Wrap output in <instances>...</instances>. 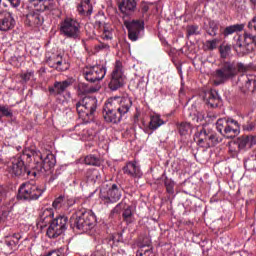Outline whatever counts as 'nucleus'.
<instances>
[{"mask_svg":"<svg viewBox=\"0 0 256 256\" xmlns=\"http://www.w3.org/2000/svg\"><path fill=\"white\" fill-rule=\"evenodd\" d=\"M76 110L79 118L82 119L84 123L93 121V114L97 111V98L84 97L76 103Z\"/></svg>","mask_w":256,"mask_h":256,"instance_id":"obj_3","label":"nucleus"},{"mask_svg":"<svg viewBox=\"0 0 256 256\" xmlns=\"http://www.w3.org/2000/svg\"><path fill=\"white\" fill-rule=\"evenodd\" d=\"M136 256H155V254L153 253V249L148 246L140 248L137 251Z\"/></svg>","mask_w":256,"mask_h":256,"instance_id":"obj_41","label":"nucleus"},{"mask_svg":"<svg viewBox=\"0 0 256 256\" xmlns=\"http://www.w3.org/2000/svg\"><path fill=\"white\" fill-rule=\"evenodd\" d=\"M243 24H235L232 26H228L226 27V29L224 30V35H233V33H237L239 31H243Z\"/></svg>","mask_w":256,"mask_h":256,"instance_id":"obj_38","label":"nucleus"},{"mask_svg":"<svg viewBox=\"0 0 256 256\" xmlns=\"http://www.w3.org/2000/svg\"><path fill=\"white\" fill-rule=\"evenodd\" d=\"M104 119L107 123H121L123 116L117 108L111 105L110 101L107 100L104 106Z\"/></svg>","mask_w":256,"mask_h":256,"instance_id":"obj_14","label":"nucleus"},{"mask_svg":"<svg viewBox=\"0 0 256 256\" xmlns=\"http://www.w3.org/2000/svg\"><path fill=\"white\" fill-rule=\"evenodd\" d=\"M46 72H47V70L45 69V67H41L39 69V73H46Z\"/></svg>","mask_w":256,"mask_h":256,"instance_id":"obj_60","label":"nucleus"},{"mask_svg":"<svg viewBox=\"0 0 256 256\" xmlns=\"http://www.w3.org/2000/svg\"><path fill=\"white\" fill-rule=\"evenodd\" d=\"M164 185L166 187L167 193H169L170 195H173V193H175V182L173 180L166 179Z\"/></svg>","mask_w":256,"mask_h":256,"instance_id":"obj_43","label":"nucleus"},{"mask_svg":"<svg viewBox=\"0 0 256 256\" xmlns=\"http://www.w3.org/2000/svg\"><path fill=\"white\" fill-rule=\"evenodd\" d=\"M73 205H75V200L68 199V202H66L64 209H69V207H73Z\"/></svg>","mask_w":256,"mask_h":256,"instance_id":"obj_55","label":"nucleus"},{"mask_svg":"<svg viewBox=\"0 0 256 256\" xmlns=\"http://www.w3.org/2000/svg\"><path fill=\"white\" fill-rule=\"evenodd\" d=\"M121 188L117 184L111 182H104L100 188V200L104 205L109 203H117L122 197Z\"/></svg>","mask_w":256,"mask_h":256,"instance_id":"obj_6","label":"nucleus"},{"mask_svg":"<svg viewBox=\"0 0 256 256\" xmlns=\"http://www.w3.org/2000/svg\"><path fill=\"white\" fill-rule=\"evenodd\" d=\"M59 32L66 39L79 41L81 39V23L73 17H66L59 24Z\"/></svg>","mask_w":256,"mask_h":256,"instance_id":"obj_2","label":"nucleus"},{"mask_svg":"<svg viewBox=\"0 0 256 256\" xmlns=\"http://www.w3.org/2000/svg\"><path fill=\"white\" fill-rule=\"evenodd\" d=\"M217 143H221V138L217 137V134L215 132L210 133V147H213V145H217Z\"/></svg>","mask_w":256,"mask_h":256,"instance_id":"obj_47","label":"nucleus"},{"mask_svg":"<svg viewBox=\"0 0 256 256\" xmlns=\"http://www.w3.org/2000/svg\"><path fill=\"white\" fill-rule=\"evenodd\" d=\"M238 71H247V66L243 63L238 64Z\"/></svg>","mask_w":256,"mask_h":256,"instance_id":"obj_57","label":"nucleus"},{"mask_svg":"<svg viewBox=\"0 0 256 256\" xmlns=\"http://www.w3.org/2000/svg\"><path fill=\"white\" fill-rule=\"evenodd\" d=\"M238 147L239 149H245V147H249V140L247 136H242L238 139Z\"/></svg>","mask_w":256,"mask_h":256,"instance_id":"obj_45","label":"nucleus"},{"mask_svg":"<svg viewBox=\"0 0 256 256\" xmlns=\"http://www.w3.org/2000/svg\"><path fill=\"white\" fill-rule=\"evenodd\" d=\"M124 25L128 29V37L130 41H137L139 34L143 31V22L139 20H125Z\"/></svg>","mask_w":256,"mask_h":256,"instance_id":"obj_13","label":"nucleus"},{"mask_svg":"<svg viewBox=\"0 0 256 256\" xmlns=\"http://www.w3.org/2000/svg\"><path fill=\"white\" fill-rule=\"evenodd\" d=\"M82 73L86 81H89V83H97V81L105 79V75H107V68H105V66L95 65L84 68Z\"/></svg>","mask_w":256,"mask_h":256,"instance_id":"obj_11","label":"nucleus"},{"mask_svg":"<svg viewBox=\"0 0 256 256\" xmlns=\"http://www.w3.org/2000/svg\"><path fill=\"white\" fill-rule=\"evenodd\" d=\"M248 27L249 29H251V31H256V15L254 16L252 21L248 23Z\"/></svg>","mask_w":256,"mask_h":256,"instance_id":"obj_53","label":"nucleus"},{"mask_svg":"<svg viewBox=\"0 0 256 256\" xmlns=\"http://www.w3.org/2000/svg\"><path fill=\"white\" fill-rule=\"evenodd\" d=\"M177 129L180 135H189V132L191 131V124L189 122L178 123Z\"/></svg>","mask_w":256,"mask_h":256,"instance_id":"obj_37","label":"nucleus"},{"mask_svg":"<svg viewBox=\"0 0 256 256\" xmlns=\"http://www.w3.org/2000/svg\"><path fill=\"white\" fill-rule=\"evenodd\" d=\"M230 119L231 118H220L216 122V129L219 133L223 135V137H225V133L227 131Z\"/></svg>","mask_w":256,"mask_h":256,"instance_id":"obj_32","label":"nucleus"},{"mask_svg":"<svg viewBox=\"0 0 256 256\" xmlns=\"http://www.w3.org/2000/svg\"><path fill=\"white\" fill-rule=\"evenodd\" d=\"M196 139L200 147H211V132H207L205 128L196 133Z\"/></svg>","mask_w":256,"mask_h":256,"instance_id":"obj_22","label":"nucleus"},{"mask_svg":"<svg viewBox=\"0 0 256 256\" xmlns=\"http://www.w3.org/2000/svg\"><path fill=\"white\" fill-rule=\"evenodd\" d=\"M46 62L49 67L56 69V71H67L69 69V63L61 55L53 54L46 59Z\"/></svg>","mask_w":256,"mask_h":256,"instance_id":"obj_16","label":"nucleus"},{"mask_svg":"<svg viewBox=\"0 0 256 256\" xmlns=\"http://www.w3.org/2000/svg\"><path fill=\"white\" fill-rule=\"evenodd\" d=\"M118 253H119L120 255H127V253H126L125 250H123V249L118 250Z\"/></svg>","mask_w":256,"mask_h":256,"instance_id":"obj_59","label":"nucleus"},{"mask_svg":"<svg viewBox=\"0 0 256 256\" xmlns=\"http://www.w3.org/2000/svg\"><path fill=\"white\" fill-rule=\"evenodd\" d=\"M238 73L237 66L233 62H222L213 73L214 83L216 85H223L229 79L236 77Z\"/></svg>","mask_w":256,"mask_h":256,"instance_id":"obj_5","label":"nucleus"},{"mask_svg":"<svg viewBox=\"0 0 256 256\" xmlns=\"http://www.w3.org/2000/svg\"><path fill=\"white\" fill-rule=\"evenodd\" d=\"M101 37L104 41H111V39H113V33L111 30L104 28Z\"/></svg>","mask_w":256,"mask_h":256,"instance_id":"obj_46","label":"nucleus"},{"mask_svg":"<svg viewBox=\"0 0 256 256\" xmlns=\"http://www.w3.org/2000/svg\"><path fill=\"white\" fill-rule=\"evenodd\" d=\"M26 25L39 27L40 25H43V18L41 15L31 12L26 15Z\"/></svg>","mask_w":256,"mask_h":256,"instance_id":"obj_28","label":"nucleus"},{"mask_svg":"<svg viewBox=\"0 0 256 256\" xmlns=\"http://www.w3.org/2000/svg\"><path fill=\"white\" fill-rule=\"evenodd\" d=\"M53 208H43L40 212L38 223L41 227H47L54 219Z\"/></svg>","mask_w":256,"mask_h":256,"instance_id":"obj_21","label":"nucleus"},{"mask_svg":"<svg viewBox=\"0 0 256 256\" xmlns=\"http://www.w3.org/2000/svg\"><path fill=\"white\" fill-rule=\"evenodd\" d=\"M78 91L80 95H87V93H95L97 89L93 88L92 86H89L86 83L80 82L78 83Z\"/></svg>","mask_w":256,"mask_h":256,"instance_id":"obj_34","label":"nucleus"},{"mask_svg":"<svg viewBox=\"0 0 256 256\" xmlns=\"http://www.w3.org/2000/svg\"><path fill=\"white\" fill-rule=\"evenodd\" d=\"M86 179L88 183L95 184L101 179V173L97 169H90L86 173Z\"/></svg>","mask_w":256,"mask_h":256,"instance_id":"obj_33","label":"nucleus"},{"mask_svg":"<svg viewBox=\"0 0 256 256\" xmlns=\"http://www.w3.org/2000/svg\"><path fill=\"white\" fill-rule=\"evenodd\" d=\"M198 30H199L198 26H195V25L188 26L187 33L188 35H197Z\"/></svg>","mask_w":256,"mask_h":256,"instance_id":"obj_50","label":"nucleus"},{"mask_svg":"<svg viewBox=\"0 0 256 256\" xmlns=\"http://www.w3.org/2000/svg\"><path fill=\"white\" fill-rule=\"evenodd\" d=\"M97 49H99L100 51H109V49H111V46H109V44L105 42H100L97 46Z\"/></svg>","mask_w":256,"mask_h":256,"instance_id":"obj_51","label":"nucleus"},{"mask_svg":"<svg viewBox=\"0 0 256 256\" xmlns=\"http://www.w3.org/2000/svg\"><path fill=\"white\" fill-rule=\"evenodd\" d=\"M122 239L123 237L121 236V234H115L111 236L109 243L110 245H115V243H119Z\"/></svg>","mask_w":256,"mask_h":256,"instance_id":"obj_48","label":"nucleus"},{"mask_svg":"<svg viewBox=\"0 0 256 256\" xmlns=\"http://www.w3.org/2000/svg\"><path fill=\"white\" fill-rule=\"evenodd\" d=\"M69 219L66 216H59L50 222V226L47 229L46 235L50 239H57L60 235H63L67 231V223Z\"/></svg>","mask_w":256,"mask_h":256,"instance_id":"obj_8","label":"nucleus"},{"mask_svg":"<svg viewBox=\"0 0 256 256\" xmlns=\"http://www.w3.org/2000/svg\"><path fill=\"white\" fill-rule=\"evenodd\" d=\"M75 83L74 78H68L62 82L56 81L53 85V87H49L48 91L50 95H63L71 85Z\"/></svg>","mask_w":256,"mask_h":256,"instance_id":"obj_18","label":"nucleus"},{"mask_svg":"<svg viewBox=\"0 0 256 256\" xmlns=\"http://www.w3.org/2000/svg\"><path fill=\"white\" fill-rule=\"evenodd\" d=\"M21 240V234H13L11 236H7L5 238V244L8 249H15L17 245H19V241Z\"/></svg>","mask_w":256,"mask_h":256,"instance_id":"obj_31","label":"nucleus"},{"mask_svg":"<svg viewBox=\"0 0 256 256\" xmlns=\"http://www.w3.org/2000/svg\"><path fill=\"white\" fill-rule=\"evenodd\" d=\"M108 101L113 107L116 108L117 111H119L122 117H125V115H127V113H129V111L131 110V107H133V100H131V98H129L128 96H115L109 98Z\"/></svg>","mask_w":256,"mask_h":256,"instance_id":"obj_12","label":"nucleus"},{"mask_svg":"<svg viewBox=\"0 0 256 256\" xmlns=\"http://www.w3.org/2000/svg\"><path fill=\"white\" fill-rule=\"evenodd\" d=\"M40 1H43V0H40Z\"/></svg>","mask_w":256,"mask_h":256,"instance_id":"obj_63","label":"nucleus"},{"mask_svg":"<svg viewBox=\"0 0 256 256\" xmlns=\"http://www.w3.org/2000/svg\"><path fill=\"white\" fill-rule=\"evenodd\" d=\"M253 43L256 44V36L253 37L251 34H245L243 37L238 36L234 49L238 55H246L253 51Z\"/></svg>","mask_w":256,"mask_h":256,"instance_id":"obj_9","label":"nucleus"},{"mask_svg":"<svg viewBox=\"0 0 256 256\" xmlns=\"http://www.w3.org/2000/svg\"><path fill=\"white\" fill-rule=\"evenodd\" d=\"M11 5L14 7H19L21 5V2L19 0H9Z\"/></svg>","mask_w":256,"mask_h":256,"instance_id":"obj_56","label":"nucleus"},{"mask_svg":"<svg viewBox=\"0 0 256 256\" xmlns=\"http://www.w3.org/2000/svg\"><path fill=\"white\" fill-rule=\"evenodd\" d=\"M44 189L33 182L21 184L18 190V199L24 201H37L44 193Z\"/></svg>","mask_w":256,"mask_h":256,"instance_id":"obj_7","label":"nucleus"},{"mask_svg":"<svg viewBox=\"0 0 256 256\" xmlns=\"http://www.w3.org/2000/svg\"><path fill=\"white\" fill-rule=\"evenodd\" d=\"M237 85L238 87H246V89L253 87L256 90V76L243 74L238 78Z\"/></svg>","mask_w":256,"mask_h":256,"instance_id":"obj_24","label":"nucleus"},{"mask_svg":"<svg viewBox=\"0 0 256 256\" xmlns=\"http://www.w3.org/2000/svg\"><path fill=\"white\" fill-rule=\"evenodd\" d=\"M252 3H256V0H250Z\"/></svg>","mask_w":256,"mask_h":256,"instance_id":"obj_61","label":"nucleus"},{"mask_svg":"<svg viewBox=\"0 0 256 256\" xmlns=\"http://www.w3.org/2000/svg\"><path fill=\"white\" fill-rule=\"evenodd\" d=\"M195 119H196L197 123H199L205 119V115H203V113H201V112H198L197 115L195 116Z\"/></svg>","mask_w":256,"mask_h":256,"instance_id":"obj_54","label":"nucleus"},{"mask_svg":"<svg viewBox=\"0 0 256 256\" xmlns=\"http://www.w3.org/2000/svg\"><path fill=\"white\" fill-rule=\"evenodd\" d=\"M1 117H2V116H1V114H0V119H1Z\"/></svg>","mask_w":256,"mask_h":256,"instance_id":"obj_62","label":"nucleus"},{"mask_svg":"<svg viewBox=\"0 0 256 256\" xmlns=\"http://www.w3.org/2000/svg\"><path fill=\"white\" fill-rule=\"evenodd\" d=\"M118 7L122 13L129 15L135 11L137 2L135 0H118Z\"/></svg>","mask_w":256,"mask_h":256,"instance_id":"obj_25","label":"nucleus"},{"mask_svg":"<svg viewBox=\"0 0 256 256\" xmlns=\"http://www.w3.org/2000/svg\"><path fill=\"white\" fill-rule=\"evenodd\" d=\"M240 133L241 126L239 125V122L230 118L224 137H226V139H235V137H237V135Z\"/></svg>","mask_w":256,"mask_h":256,"instance_id":"obj_20","label":"nucleus"},{"mask_svg":"<svg viewBox=\"0 0 256 256\" xmlns=\"http://www.w3.org/2000/svg\"><path fill=\"white\" fill-rule=\"evenodd\" d=\"M248 139V147H253V145H256V135H250V136H246Z\"/></svg>","mask_w":256,"mask_h":256,"instance_id":"obj_52","label":"nucleus"},{"mask_svg":"<svg viewBox=\"0 0 256 256\" xmlns=\"http://www.w3.org/2000/svg\"><path fill=\"white\" fill-rule=\"evenodd\" d=\"M8 171L10 175H14V177H19L21 175H25V172L27 170L25 169V163L23 162V160H21V158H13Z\"/></svg>","mask_w":256,"mask_h":256,"instance_id":"obj_19","label":"nucleus"},{"mask_svg":"<svg viewBox=\"0 0 256 256\" xmlns=\"http://www.w3.org/2000/svg\"><path fill=\"white\" fill-rule=\"evenodd\" d=\"M70 223L73 229H78L81 233H87L95 229V225H97V218L92 211L83 209L77 211L71 217Z\"/></svg>","mask_w":256,"mask_h":256,"instance_id":"obj_1","label":"nucleus"},{"mask_svg":"<svg viewBox=\"0 0 256 256\" xmlns=\"http://www.w3.org/2000/svg\"><path fill=\"white\" fill-rule=\"evenodd\" d=\"M125 85V74H123V63L117 60L115 63L114 70L112 71L111 80L108 87L111 91H117L120 87Z\"/></svg>","mask_w":256,"mask_h":256,"instance_id":"obj_10","label":"nucleus"},{"mask_svg":"<svg viewBox=\"0 0 256 256\" xmlns=\"http://www.w3.org/2000/svg\"><path fill=\"white\" fill-rule=\"evenodd\" d=\"M84 163L86 165H94V166H97V165H100L101 164V161L99 160V158L95 155H88L84 158Z\"/></svg>","mask_w":256,"mask_h":256,"instance_id":"obj_39","label":"nucleus"},{"mask_svg":"<svg viewBox=\"0 0 256 256\" xmlns=\"http://www.w3.org/2000/svg\"><path fill=\"white\" fill-rule=\"evenodd\" d=\"M204 101H206L210 107H219V101H221V98L216 90H209L204 94Z\"/></svg>","mask_w":256,"mask_h":256,"instance_id":"obj_26","label":"nucleus"},{"mask_svg":"<svg viewBox=\"0 0 256 256\" xmlns=\"http://www.w3.org/2000/svg\"><path fill=\"white\" fill-rule=\"evenodd\" d=\"M121 209H124V212L122 214L123 218L127 221V219H131L133 216V211L131 210V207L127 205L124 202H120L114 209L113 213H119Z\"/></svg>","mask_w":256,"mask_h":256,"instance_id":"obj_27","label":"nucleus"},{"mask_svg":"<svg viewBox=\"0 0 256 256\" xmlns=\"http://www.w3.org/2000/svg\"><path fill=\"white\" fill-rule=\"evenodd\" d=\"M246 171L256 173V157L248 158L244 161Z\"/></svg>","mask_w":256,"mask_h":256,"instance_id":"obj_36","label":"nucleus"},{"mask_svg":"<svg viewBox=\"0 0 256 256\" xmlns=\"http://www.w3.org/2000/svg\"><path fill=\"white\" fill-rule=\"evenodd\" d=\"M123 172L129 177H138L141 178L143 173H141V168L137 162H128L126 166L123 167Z\"/></svg>","mask_w":256,"mask_h":256,"instance_id":"obj_23","label":"nucleus"},{"mask_svg":"<svg viewBox=\"0 0 256 256\" xmlns=\"http://www.w3.org/2000/svg\"><path fill=\"white\" fill-rule=\"evenodd\" d=\"M206 47L207 49H210V51H213V49H217V40L206 41Z\"/></svg>","mask_w":256,"mask_h":256,"instance_id":"obj_49","label":"nucleus"},{"mask_svg":"<svg viewBox=\"0 0 256 256\" xmlns=\"http://www.w3.org/2000/svg\"><path fill=\"white\" fill-rule=\"evenodd\" d=\"M0 114L2 117H13V111L5 105H0Z\"/></svg>","mask_w":256,"mask_h":256,"instance_id":"obj_44","label":"nucleus"},{"mask_svg":"<svg viewBox=\"0 0 256 256\" xmlns=\"http://www.w3.org/2000/svg\"><path fill=\"white\" fill-rule=\"evenodd\" d=\"M23 157H27L28 159H31V157H33L36 163H39L40 167H42V169H44L45 171H48V169H53V167H55L57 163V160L53 153L48 152L46 154H42L41 151L36 149L26 148L23 151Z\"/></svg>","mask_w":256,"mask_h":256,"instance_id":"obj_4","label":"nucleus"},{"mask_svg":"<svg viewBox=\"0 0 256 256\" xmlns=\"http://www.w3.org/2000/svg\"><path fill=\"white\" fill-rule=\"evenodd\" d=\"M16 25L17 22L15 21V18L11 12H0V31H4L5 33L7 31H13Z\"/></svg>","mask_w":256,"mask_h":256,"instance_id":"obj_15","label":"nucleus"},{"mask_svg":"<svg viewBox=\"0 0 256 256\" xmlns=\"http://www.w3.org/2000/svg\"><path fill=\"white\" fill-rule=\"evenodd\" d=\"M68 202H69V198L65 196H59L54 200L52 206L54 207V209H61V208L65 209V205Z\"/></svg>","mask_w":256,"mask_h":256,"instance_id":"obj_35","label":"nucleus"},{"mask_svg":"<svg viewBox=\"0 0 256 256\" xmlns=\"http://www.w3.org/2000/svg\"><path fill=\"white\" fill-rule=\"evenodd\" d=\"M162 125H165V121L161 119L160 115L155 114L150 117L148 127L151 131H157V129H159V127H161Z\"/></svg>","mask_w":256,"mask_h":256,"instance_id":"obj_29","label":"nucleus"},{"mask_svg":"<svg viewBox=\"0 0 256 256\" xmlns=\"http://www.w3.org/2000/svg\"><path fill=\"white\" fill-rule=\"evenodd\" d=\"M21 79L27 83V81H35V71L29 70L21 75Z\"/></svg>","mask_w":256,"mask_h":256,"instance_id":"obj_42","label":"nucleus"},{"mask_svg":"<svg viewBox=\"0 0 256 256\" xmlns=\"http://www.w3.org/2000/svg\"><path fill=\"white\" fill-rule=\"evenodd\" d=\"M210 35H217V24L212 27V33Z\"/></svg>","mask_w":256,"mask_h":256,"instance_id":"obj_58","label":"nucleus"},{"mask_svg":"<svg viewBox=\"0 0 256 256\" xmlns=\"http://www.w3.org/2000/svg\"><path fill=\"white\" fill-rule=\"evenodd\" d=\"M91 0H81L80 5L78 6V13L80 15H91L93 13V8H91Z\"/></svg>","mask_w":256,"mask_h":256,"instance_id":"obj_30","label":"nucleus"},{"mask_svg":"<svg viewBox=\"0 0 256 256\" xmlns=\"http://www.w3.org/2000/svg\"><path fill=\"white\" fill-rule=\"evenodd\" d=\"M219 51L222 59H227V57H229V53H231V45L222 44L220 45Z\"/></svg>","mask_w":256,"mask_h":256,"instance_id":"obj_40","label":"nucleus"},{"mask_svg":"<svg viewBox=\"0 0 256 256\" xmlns=\"http://www.w3.org/2000/svg\"><path fill=\"white\" fill-rule=\"evenodd\" d=\"M71 137L76 141H89L93 139V130H89L85 124H79L75 126V132L71 134Z\"/></svg>","mask_w":256,"mask_h":256,"instance_id":"obj_17","label":"nucleus"}]
</instances>
